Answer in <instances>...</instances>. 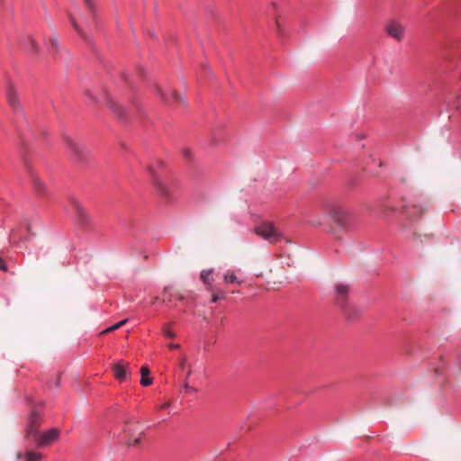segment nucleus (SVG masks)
I'll return each mask as SVG.
<instances>
[{
  "instance_id": "obj_1",
  "label": "nucleus",
  "mask_w": 461,
  "mask_h": 461,
  "mask_svg": "<svg viewBox=\"0 0 461 461\" xmlns=\"http://www.w3.org/2000/svg\"><path fill=\"white\" fill-rule=\"evenodd\" d=\"M329 217L332 224V232L337 239H340L339 232L348 231L350 226V213L339 206H332L329 211Z\"/></svg>"
},
{
  "instance_id": "obj_2",
  "label": "nucleus",
  "mask_w": 461,
  "mask_h": 461,
  "mask_svg": "<svg viewBox=\"0 0 461 461\" xmlns=\"http://www.w3.org/2000/svg\"><path fill=\"white\" fill-rule=\"evenodd\" d=\"M148 170L158 194L167 202L174 200V183L156 174L152 167H149Z\"/></svg>"
},
{
  "instance_id": "obj_3",
  "label": "nucleus",
  "mask_w": 461,
  "mask_h": 461,
  "mask_svg": "<svg viewBox=\"0 0 461 461\" xmlns=\"http://www.w3.org/2000/svg\"><path fill=\"white\" fill-rule=\"evenodd\" d=\"M5 95L8 105L14 112L20 113L23 111L19 92L10 77H6L5 81Z\"/></svg>"
},
{
  "instance_id": "obj_4",
  "label": "nucleus",
  "mask_w": 461,
  "mask_h": 461,
  "mask_svg": "<svg viewBox=\"0 0 461 461\" xmlns=\"http://www.w3.org/2000/svg\"><path fill=\"white\" fill-rule=\"evenodd\" d=\"M255 233L270 242H276L281 239V233L270 221H263L258 225Z\"/></svg>"
},
{
  "instance_id": "obj_5",
  "label": "nucleus",
  "mask_w": 461,
  "mask_h": 461,
  "mask_svg": "<svg viewBox=\"0 0 461 461\" xmlns=\"http://www.w3.org/2000/svg\"><path fill=\"white\" fill-rule=\"evenodd\" d=\"M156 92L165 103H169L172 100L173 103L179 105L185 104L184 97L177 91L164 89L160 86H156Z\"/></svg>"
},
{
  "instance_id": "obj_6",
  "label": "nucleus",
  "mask_w": 461,
  "mask_h": 461,
  "mask_svg": "<svg viewBox=\"0 0 461 461\" xmlns=\"http://www.w3.org/2000/svg\"><path fill=\"white\" fill-rule=\"evenodd\" d=\"M59 433L60 431L59 429L53 428L42 433L39 432L38 435L32 438L38 444V446L45 447L57 440L59 437Z\"/></svg>"
},
{
  "instance_id": "obj_7",
  "label": "nucleus",
  "mask_w": 461,
  "mask_h": 461,
  "mask_svg": "<svg viewBox=\"0 0 461 461\" xmlns=\"http://www.w3.org/2000/svg\"><path fill=\"white\" fill-rule=\"evenodd\" d=\"M41 416L37 409H33L29 416V423L26 429V437L33 438L38 435L39 427L41 424Z\"/></svg>"
},
{
  "instance_id": "obj_8",
  "label": "nucleus",
  "mask_w": 461,
  "mask_h": 461,
  "mask_svg": "<svg viewBox=\"0 0 461 461\" xmlns=\"http://www.w3.org/2000/svg\"><path fill=\"white\" fill-rule=\"evenodd\" d=\"M424 212L425 208H423L420 204L415 203L404 204L402 210V212L407 217V219L411 221L420 218Z\"/></svg>"
},
{
  "instance_id": "obj_9",
  "label": "nucleus",
  "mask_w": 461,
  "mask_h": 461,
  "mask_svg": "<svg viewBox=\"0 0 461 461\" xmlns=\"http://www.w3.org/2000/svg\"><path fill=\"white\" fill-rule=\"evenodd\" d=\"M404 30V26L395 21H391L385 25L387 34L398 41L403 39Z\"/></svg>"
},
{
  "instance_id": "obj_10",
  "label": "nucleus",
  "mask_w": 461,
  "mask_h": 461,
  "mask_svg": "<svg viewBox=\"0 0 461 461\" xmlns=\"http://www.w3.org/2000/svg\"><path fill=\"white\" fill-rule=\"evenodd\" d=\"M112 368L113 376L120 382L125 381L130 374V364L122 360L114 363Z\"/></svg>"
},
{
  "instance_id": "obj_11",
  "label": "nucleus",
  "mask_w": 461,
  "mask_h": 461,
  "mask_svg": "<svg viewBox=\"0 0 461 461\" xmlns=\"http://www.w3.org/2000/svg\"><path fill=\"white\" fill-rule=\"evenodd\" d=\"M71 203L76 212L77 223L82 227L89 225L91 222V219L83 208V206L77 200H72Z\"/></svg>"
},
{
  "instance_id": "obj_12",
  "label": "nucleus",
  "mask_w": 461,
  "mask_h": 461,
  "mask_svg": "<svg viewBox=\"0 0 461 461\" xmlns=\"http://www.w3.org/2000/svg\"><path fill=\"white\" fill-rule=\"evenodd\" d=\"M65 141L70 150L73 152L74 156L78 160H83L86 156V151L85 148L79 143L76 142L70 137H65Z\"/></svg>"
},
{
  "instance_id": "obj_13",
  "label": "nucleus",
  "mask_w": 461,
  "mask_h": 461,
  "mask_svg": "<svg viewBox=\"0 0 461 461\" xmlns=\"http://www.w3.org/2000/svg\"><path fill=\"white\" fill-rule=\"evenodd\" d=\"M27 172L31 178V182L34 190L41 194H46V186L44 183L39 178L37 174L34 172L33 168L31 167H27Z\"/></svg>"
},
{
  "instance_id": "obj_14",
  "label": "nucleus",
  "mask_w": 461,
  "mask_h": 461,
  "mask_svg": "<svg viewBox=\"0 0 461 461\" xmlns=\"http://www.w3.org/2000/svg\"><path fill=\"white\" fill-rule=\"evenodd\" d=\"M24 47L27 50V51L32 55H37L40 52V46H39L38 42L31 35H28L24 39Z\"/></svg>"
},
{
  "instance_id": "obj_15",
  "label": "nucleus",
  "mask_w": 461,
  "mask_h": 461,
  "mask_svg": "<svg viewBox=\"0 0 461 461\" xmlns=\"http://www.w3.org/2000/svg\"><path fill=\"white\" fill-rule=\"evenodd\" d=\"M107 104L109 105V107L112 110V112L119 119L122 120V119L126 118L124 108L120 104H118L116 101H114L113 99H108L107 100Z\"/></svg>"
},
{
  "instance_id": "obj_16",
  "label": "nucleus",
  "mask_w": 461,
  "mask_h": 461,
  "mask_svg": "<svg viewBox=\"0 0 461 461\" xmlns=\"http://www.w3.org/2000/svg\"><path fill=\"white\" fill-rule=\"evenodd\" d=\"M335 291H336V294H337L338 303L340 305H343L346 301L347 294L348 292V285H345V284H339L336 285Z\"/></svg>"
},
{
  "instance_id": "obj_17",
  "label": "nucleus",
  "mask_w": 461,
  "mask_h": 461,
  "mask_svg": "<svg viewBox=\"0 0 461 461\" xmlns=\"http://www.w3.org/2000/svg\"><path fill=\"white\" fill-rule=\"evenodd\" d=\"M212 274V269H208V270H203L200 275L201 280L203 282V284L206 286V290L209 292L213 291L212 279L211 277Z\"/></svg>"
},
{
  "instance_id": "obj_18",
  "label": "nucleus",
  "mask_w": 461,
  "mask_h": 461,
  "mask_svg": "<svg viewBox=\"0 0 461 461\" xmlns=\"http://www.w3.org/2000/svg\"><path fill=\"white\" fill-rule=\"evenodd\" d=\"M140 375H141L140 384L142 386H149V384H151L152 379L148 377L149 375V369L148 366H141Z\"/></svg>"
},
{
  "instance_id": "obj_19",
  "label": "nucleus",
  "mask_w": 461,
  "mask_h": 461,
  "mask_svg": "<svg viewBox=\"0 0 461 461\" xmlns=\"http://www.w3.org/2000/svg\"><path fill=\"white\" fill-rule=\"evenodd\" d=\"M142 438V433H140L138 436L128 435L127 439L125 440V445L128 447H136L138 446Z\"/></svg>"
},
{
  "instance_id": "obj_20",
  "label": "nucleus",
  "mask_w": 461,
  "mask_h": 461,
  "mask_svg": "<svg viewBox=\"0 0 461 461\" xmlns=\"http://www.w3.org/2000/svg\"><path fill=\"white\" fill-rule=\"evenodd\" d=\"M223 280L227 284H241L242 281L238 278V276L232 271H228L223 275Z\"/></svg>"
},
{
  "instance_id": "obj_21",
  "label": "nucleus",
  "mask_w": 461,
  "mask_h": 461,
  "mask_svg": "<svg viewBox=\"0 0 461 461\" xmlns=\"http://www.w3.org/2000/svg\"><path fill=\"white\" fill-rule=\"evenodd\" d=\"M42 457V454L32 451L26 452L24 455L25 461H41Z\"/></svg>"
},
{
  "instance_id": "obj_22",
  "label": "nucleus",
  "mask_w": 461,
  "mask_h": 461,
  "mask_svg": "<svg viewBox=\"0 0 461 461\" xmlns=\"http://www.w3.org/2000/svg\"><path fill=\"white\" fill-rule=\"evenodd\" d=\"M212 293V303H217L219 300H223L226 298V294L222 290H215L213 288V291Z\"/></svg>"
},
{
  "instance_id": "obj_23",
  "label": "nucleus",
  "mask_w": 461,
  "mask_h": 461,
  "mask_svg": "<svg viewBox=\"0 0 461 461\" xmlns=\"http://www.w3.org/2000/svg\"><path fill=\"white\" fill-rule=\"evenodd\" d=\"M49 51L51 53V54H55L56 52H58L59 50V41H58V39L55 38V37H51L49 39Z\"/></svg>"
},
{
  "instance_id": "obj_24",
  "label": "nucleus",
  "mask_w": 461,
  "mask_h": 461,
  "mask_svg": "<svg viewBox=\"0 0 461 461\" xmlns=\"http://www.w3.org/2000/svg\"><path fill=\"white\" fill-rule=\"evenodd\" d=\"M128 322V319H124L117 323H115L114 325L107 328L106 330H103L101 332V334H106V333H109V332H113L118 329H120L121 327H122L123 325H125L126 323Z\"/></svg>"
},
{
  "instance_id": "obj_25",
  "label": "nucleus",
  "mask_w": 461,
  "mask_h": 461,
  "mask_svg": "<svg viewBox=\"0 0 461 461\" xmlns=\"http://www.w3.org/2000/svg\"><path fill=\"white\" fill-rule=\"evenodd\" d=\"M69 21H70V23L71 25L73 26V28L82 36V37H85V32L84 31L80 28V26L77 24L76 19L72 16V15H69Z\"/></svg>"
},
{
  "instance_id": "obj_26",
  "label": "nucleus",
  "mask_w": 461,
  "mask_h": 461,
  "mask_svg": "<svg viewBox=\"0 0 461 461\" xmlns=\"http://www.w3.org/2000/svg\"><path fill=\"white\" fill-rule=\"evenodd\" d=\"M183 389L185 393H191L196 392V389L194 387L190 386L186 381L185 382V384L183 385Z\"/></svg>"
},
{
  "instance_id": "obj_27",
  "label": "nucleus",
  "mask_w": 461,
  "mask_h": 461,
  "mask_svg": "<svg viewBox=\"0 0 461 461\" xmlns=\"http://www.w3.org/2000/svg\"><path fill=\"white\" fill-rule=\"evenodd\" d=\"M84 2L86 4V7L88 8V10L90 12L94 13L95 12V8L94 2L92 0H84Z\"/></svg>"
},
{
  "instance_id": "obj_28",
  "label": "nucleus",
  "mask_w": 461,
  "mask_h": 461,
  "mask_svg": "<svg viewBox=\"0 0 461 461\" xmlns=\"http://www.w3.org/2000/svg\"><path fill=\"white\" fill-rule=\"evenodd\" d=\"M10 240L11 241L13 242H17L19 241V233H18V230H14L11 232L10 234Z\"/></svg>"
},
{
  "instance_id": "obj_29",
  "label": "nucleus",
  "mask_w": 461,
  "mask_h": 461,
  "mask_svg": "<svg viewBox=\"0 0 461 461\" xmlns=\"http://www.w3.org/2000/svg\"><path fill=\"white\" fill-rule=\"evenodd\" d=\"M163 333L165 336H167L168 338H175V336H176V334L171 330H169L167 328H164Z\"/></svg>"
},
{
  "instance_id": "obj_30",
  "label": "nucleus",
  "mask_w": 461,
  "mask_h": 461,
  "mask_svg": "<svg viewBox=\"0 0 461 461\" xmlns=\"http://www.w3.org/2000/svg\"><path fill=\"white\" fill-rule=\"evenodd\" d=\"M183 155L186 159H191L193 158V153L190 149H185L183 150Z\"/></svg>"
},
{
  "instance_id": "obj_31",
  "label": "nucleus",
  "mask_w": 461,
  "mask_h": 461,
  "mask_svg": "<svg viewBox=\"0 0 461 461\" xmlns=\"http://www.w3.org/2000/svg\"><path fill=\"white\" fill-rule=\"evenodd\" d=\"M186 365H187V359L185 357H183L180 361H179V367L181 369H186Z\"/></svg>"
},
{
  "instance_id": "obj_32",
  "label": "nucleus",
  "mask_w": 461,
  "mask_h": 461,
  "mask_svg": "<svg viewBox=\"0 0 461 461\" xmlns=\"http://www.w3.org/2000/svg\"><path fill=\"white\" fill-rule=\"evenodd\" d=\"M0 270L5 271V272L7 271V266L2 258H0Z\"/></svg>"
},
{
  "instance_id": "obj_33",
  "label": "nucleus",
  "mask_w": 461,
  "mask_h": 461,
  "mask_svg": "<svg viewBox=\"0 0 461 461\" xmlns=\"http://www.w3.org/2000/svg\"><path fill=\"white\" fill-rule=\"evenodd\" d=\"M168 348H169L170 349H176V348H180V345H179V344H173V343H170V344L168 345Z\"/></svg>"
},
{
  "instance_id": "obj_34",
  "label": "nucleus",
  "mask_w": 461,
  "mask_h": 461,
  "mask_svg": "<svg viewBox=\"0 0 461 461\" xmlns=\"http://www.w3.org/2000/svg\"><path fill=\"white\" fill-rule=\"evenodd\" d=\"M169 405H170V402H166V403H164V404L160 405V406H159V409H160V410L167 409V407H169Z\"/></svg>"
},
{
  "instance_id": "obj_35",
  "label": "nucleus",
  "mask_w": 461,
  "mask_h": 461,
  "mask_svg": "<svg viewBox=\"0 0 461 461\" xmlns=\"http://www.w3.org/2000/svg\"><path fill=\"white\" fill-rule=\"evenodd\" d=\"M191 374H192V370H191V368L189 367V368H188V371H187V373H186V378H188V377L191 375Z\"/></svg>"
},
{
  "instance_id": "obj_36",
  "label": "nucleus",
  "mask_w": 461,
  "mask_h": 461,
  "mask_svg": "<svg viewBox=\"0 0 461 461\" xmlns=\"http://www.w3.org/2000/svg\"><path fill=\"white\" fill-rule=\"evenodd\" d=\"M26 229H27V230H28L29 232L31 231V226H30V224H29V223L26 225Z\"/></svg>"
},
{
  "instance_id": "obj_37",
  "label": "nucleus",
  "mask_w": 461,
  "mask_h": 461,
  "mask_svg": "<svg viewBox=\"0 0 461 461\" xmlns=\"http://www.w3.org/2000/svg\"><path fill=\"white\" fill-rule=\"evenodd\" d=\"M169 301H170L169 297H165V298L163 299V302H169Z\"/></svg>"
},
{
  "instance_id": "obj_38",
  "label": "nucleus",
  "mask_w": 461,
  "mask_h": 461,
  "mask_svg": "<svg viewBox=\"0 0 461 461\" xmlns=\"http://www.w3.org/2000/svg\"><path fill=\"white\" fill-rule=\"evenodd\" d=\"M413 239L416 240L417 239V235L414 233L413 234Z\"/></svg>"
}]
</instances>
